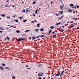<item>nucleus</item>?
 I'll list each match as a JSON object with an SVG mask.
<instances>
[{
    "label": "nucleus",
    "mask_w": 79,
    "mask_h": 79,
    "mask_svg": "<svg viewBox=\"0 0 79 79\" xmlns=\"http://www.w3.org/2000/svg\"><path fill=\"white\" fill-rule=\"evenodd\" d=\"M22 40H23V38H20L17 40V41H18V42H21Z\"/></svg>",
    "instance_id": "f257e3e1"
},
{
    "label": "nucleus",
    "mask_w": 79,
    "mask_h": 79,
    "mask_svg": "<svg viewBox=\"0 0 79 79\" xmlns=\"http://www.w3.org/2000/svg\"><path fill=\"white\" fill-rule=\"evenodd\" d=\"M44 75V73H39L38 74V76H42Z\"/></svg>",
    "instance_id": "f03ea898"
},
{
    "label": "nucleus",
    "mask_w": 79,
    "mask_h": 79,
    "mask_svg": "<svg viewBox=\"0 0 79 79\" xmlns=\"http://www.w3.org/2000/svg\"><path fill=\"white\" fill-rule=\"evenodd\" d=\"M5 68L6 69H8V70H10L11 69V68H10V67H5Z\"/></svg>",
    "instance_id": "7ed1b4c3"
},
{
    "label": "nucleus",
    "mask_w": 79,
    "mask_h": 79,
    "mask_svg": "<svg viewBox=\"0 0 79 79\" xmlns=\"http://www.w3.org/2000/svg\"><path fill=\"white\" fill-rule=\"evenodd\" d=\"M64 6V4L63 5L61 6L60 7V8L61 9V10H63V8Z\"/></svg>",
    "instance_id": "20e7f679"
},
{
    "label": "nucleus",
    "mask_w": 79,
    "mask_h": 79,
    "mask_svg": "<svg viewBox=\"0 0 79 79\" xmlns=\"http://www.w3.org/2000/svg\"><path fill=\"white\" fill-rule=\"evenodd\" d=\"M29 10V8H27V9H26V12H29V11H30L31 10Z\"/></svg>",
    "instance_id": "39448f33"
},
{
    "label": "nucleus",
    "mask_w": 79,
    "mask_h": 79,
    "mask_svg": "<svg viewBox=\"0 0 79 79\" xmlns=\"http://www.w3.org/2000/svg\"><path fill=\"white\" fill-rule=\"evenodd\" d=\"M0 69L1 70H4V68H3V67L0 66Z\"/></svg>",
    "instance_id": "423d86ee"
},
{
    "label": "nucleus",
    "mask_w": 79,
    "mask_h": 79,
    "mask_svg": "<svg viewBox=\"0 0 79 79\" xmlns=\"http://www.w3.org/2000/svg\"><path fill=\"white\" fill-rule=\"evenodd\" d=\"M63 73H64V70H63L62 72H61V74L60 75V76H61L63 74Z\"/></svg>",
    "instance_id": "0eeeda50"
},
{
    "label": "nucleus",
    "mask_w": 79,
    "mask_h": 79,
    "mask_svg": "<svg viewBox=\"0 0 79 79\" xmlns=\"http://www.w3.org/2000/svg\"><path fill=\"white\" fill-rule=\"evenodd\" d=\"M2 66H6V64H5L2 63Z\"/></svg>",
    "instance_id": "6e6552de"
},
{
    "label": "nucleus",
    "mask_w": 79,
    "mask_h": 79,
    "mask_svg": "<svg viewBox=\"0 0 79 79\" xmlns=\"http://www.w3.org/2000/svg\"><path fill=\"white\" fill-rule=\"evenodd\" d=\"M61 22H59V23H56L55 24L56 25H60V24H61Z\"/></svg>",
    "instance_id": "1a4fd4ad"
},
{
    "label": "nucleus",
    "mask_w": 79,
    "mask_h": 79,
    "mask_svg": "<svg viewBox=\"0 0 79 79\" xmlns=\"http://www.w3.org/2000/svg\"><path fill=\"white\" fill-rule=\"evenodd\" d=\"M60 32H64V29H61L60 30Z\"/></svg>",
    "instance_id": "9d476101"
},
{
    "label": "nucleus",
    "mask_w": 79,
    "mask_h": 79,
    "mask_svg": "<svg viewBox=\"0 0 79 79\" xmlns=\"http://www.w3.org/2000/svg\"><path fill=\"white\" fill-rule=\"evenodd\" d=\"M38 31H39V29H36L35 30V32H38Z\"/></svg>",
    "instance_id": "9b49d317"
},
{
    "label": "nucleus",
    "mask_w": 79,
    "mask_h": 79,
    "mask_svg": "<svg viewBox=\"0 0 79 79\" xmlns=\"http://www.w3.org/2000/svg\"><path fill=\"white\" fill-rule=\"evenodd\" d=\"M36 39V38H35V36H33V37H32V40H35Z\"/></svg>",
    "instance_id": "f8f14e48"
},
{
    "label": "nucleus",
    "mask_w": 79,
    "mask_h": 79,
    "mask_svg": "<svg viewBox=\"0 0 79 79\" xmlns=\"http://www.w3.org/2000/svg\"><path fill=\"white\" fill-rule=\"evenodd\" d=\"M63 15L61 17H60L58 19V20H60V19H62V18H63Z\"/></svg>",
    "instance_id": "ddd939ff"
},
{
    "label": "nucleus",
    "mask_w": 79,
    "mask_h": 79,
    "mask_svg": "<svg viewBox=\"0 0 79 79\" xmlns=\"http://www.w3.org/2000/svg\"><path fill=\"white\" fill-rule=\"evenodd\" d=\"M59 13H60V15H63V11H59Z\"/></svg>",
    "instance_id": "4468645a"
},
{
    "label": "nucleus",
    "mask_w": 79,
    "mask_h": 79,
    "mask_svg": "<svg viewBox=\"0 0 79 79\" xmlns=\"http://www.w3.org/2000/svg\"><path fill=\"white\" fill-rule=\"evenodd\" d=\"M2 27H0V30H4V28L2 29Z\"/></svg>",
    "instance_id": "2eb2a0df"
},
{
    "label": "nucleus",
    "mask_w": 79,
    "mask_h": 79,
    "mask_svg": "<svg viewBox=\"0 0 79 79\" xmlns=\"http://www.w3.org/2000/svg\"><path fill=\"white\" fill-rule=\"evenodd\" d=\"M54 26H52L50 27V28L51 29H53V28H54Z\"/></svg>",
    "instance_id": "dca6fc26"
},
{
    "label": "nucleus",
    "mask_w": 79,
    "mask_h": 79,
    "mask_svg": "<svg viewBox=\"0 0 79 79\" xmlns=\"http://www.w3.org/2000/svg\"><path fill=\"white\" fill-rule=\"evenodd\" d=\"M72 10L70 9H69L68 12H72Z\"/></svg>",
    "instance_id": "f3484780"
},
{
    "label": "nucleus",
    "mask_w": 79,
    "mask_h": 79,
    "mask_svg": "<svg viewBox=\"0 0 79 79\" xmlns=\"http://www.w3.org/2000/svg\"><path fill=\"white\" fill-rule=\"evenodd\" d=\"M5 16H6V15L5 14H2L1 15V16H2V17H5Z\"/></svg>",
    "instance_id": "a211bd4d"
},
{
    "label": "nucleus",
    "mask_w": 79,
    "mask_h": 79,
    "mask_svg": "<svg viewBox=\"0 0 79 79\" xmlns=\"http://www.w3.org/2000/svg\"><path fill=\"white\" fill-rule=\"evenodd\" d=\"M60 73H58L56 75V76H60Z\"/></svg>",
    "instance_id": "6ab92c4d"
},
{
    "label": "nucleus",
    "mask_w": 79,
    "mask_h": 79,
    "mask_svg": "<svg viewBox=\"0 0 79 79\" xmlns=\"http://www.w3.org/2000/svg\"><path fill=\"white\" fill-rule=\"evenodd\" d=\"M74 23H73V24H71V27H74Z\"/></svg>",
    "instance_id": "aec40b11"
},
{
    "label": "nucleus",
    "mask_w": 79,
    "mask_h": 79,
    "mask_svg": "<svg viewBox=\"0 0 79 79\" xmlns=\"http://www.w3.org/2000/svg\"><path fill=\"white\" fill-rule=\"evenodd\" d=\"M41 37H46V36H44V35H40Z\"/></svg>",
    "instance_id": "412c9836"
},
{
    "label": "nucleus",
    "mask_w": 79,
    "mask_h": 79,
    "mask_svg": "<svg viewBox=\"0 0 79 79\" xmlns=\"http://www.w3.org/2000/svg\"><path fill=\"white\" fill-rule=\"evenodd\" d=\"M25 9H23V10H22V13H25Z\"/></svg>",
    "instance_id": "4be33fe9"
},
{
    "label": "nucleus",
    "mask_w": 79,
    "mask_h": 79,
    "mask_svg": "<svg viewBox=\"0 0 79 79\" xmlns=\"http://www.w3.org/2000/svg\"><path fill=\"white\" fill-rule=\"evenodd\" d=\"M27 21V20H24L23 21V23H26Z\"/></svg>",
    "instance_id": "5701e85b"
},
{
    "label": "nucleus",
    "mask_w": 79,
    "mask_h": 79,
    "mask_svg": "<svg viewBox=\"0 0 79 79\" xmlns=\"http://www.w3.org/2000/svg\"><path fill=\"white\" fill-rule=\"evenodd\" d=\"M73 5H74V4H70V6H73Z\"/></svg>",
    "instance_id": "b1692460"
},
{
    "label": "nucleus",
    "mask_w": 79,
    "mask_h": 79,
    "mask_svg": "<svg viewBox=\"0 0 79 79\" xmlns=\"http://www.w3.org/2000/svg\"><path fill=\"white\" fill-rule=\"evenodd\" d=\"M29 31H30V30H27L25 31V32H29Z\"/></svg>",
    "instance_id": "393cba45"
},
{
    "label": "nucleus",
    "mask_w": 79,
    "mask_h": 79,
    "mask_svg": "<svg viewBox=\"0 0 79 79\" xmlns=\"http://www.w3.org/2000/svg\"><path fill=\"white\" fill-rule=\"evenodd\" d=\"M6 39H7L8 40H10V38L8 36H7Z\"/></svg>",
    "instance_id": "a878e982"
},
{
    "label": "nucleus",
    "mask_w": 79,
    "mask_h": 79,
    "mask_svg": "<svg viewBox=\"0 0 79 79\" xmlns=\"http://www.w3.org/2000/svg\"><path fill=\"white\" fill-rule=\"evenodd\" d=\"M39 37H40V35H39V36H36V38H39Z\"/></svg>",
    "instance_id": "bb28decb"
},
{
    "label": "nucleus",
    "mask_w": 79,
    "mask_h": 79,
    "mask_svg": "<svg viewBox=\"0 0 79 79\" xmlns=\"http://www.w3.org/2000/svg\"><path fill=\"white\" fill-rule=\"evenodd\" d=\"M33 4H35L36 3V2L35 1H34L32 2Z\"/></svg>",
    "instance_id": "cd10ccee"
},
{
    "label": "nucleus",
    "mask_w": 79,
    "mask_h": 79,
    "mask_svg": "<svg viewBox=\"0 0 79 79\" xmlns=\"http://www.w3.org/2000/svg\"><path fill=\"white\" fill-rule=\"evenodd\" d=\"M44 29L43 28H41L40 29V31H44Z\"/></svg>",
    "instance_id": "c85d7f7f"
},
{
    "label": "nucleus",
    "mask_w": 79,
    "mask_h": 79,
    "mask_svg": "<svg viewBox=\"0 0 79 79\" xmlns=\"http://www.w3.org/2000/svg\"><path fill=\"white\" fill-rule=\"evenodd\" d=\"M16 78L15 77V76H13V77H12V79H15Z\"/></svg>",
    "instance_id": "c756f323"
},
{
    "label": "nucleus",
    "mask_w": 79,
    "mask_h": 79,
    "mask_svg": "<svg viewBox=\"0 0 79 79\" xmlns=\"http://www.w3.org/2000/svg\"><path fill=\"white\" fill-rule=\"evenodd\" d=\"M59 14H56V15H55L56 16H58V15H59Z\"/></svg>",
    "instance_id": "7c9ffc66"
},
{
    "label": "nucleus",
    "mask_w": 79,
    "mask_h": 79,
    "mask_svg": "<svg viewBox=\"0 0 79 79\" xmlns=\"http://www.w3.org/2000/svg\"><path fill=\"white\" fill-rule=\"evenodd\" d=\"M12 6V7H13V8H14V7H15V5H13V6Z\"/></svg>",
    "instance_id": "2f4dec72"
},
{
    "label": "nucleus",
    "mask_w": 79,
    "mask_h": 79,
    "mask_svg": "<svg viewBox=\"0 0 79 79\" xmlns=\"http://www.w3.org/2000/svg\"><path fill=\"white\" fill-rule=\"evenodd\" d=\"M16 32H17V33H19V30H17L16 31Z\"/></svg>",
    "instance_id": "473e14b6"
},
{
    "label": "nucleus",
    "mask_w": 79,
    "mask_h": 79,
    "mask_svg": "<svg viewBox=\"0 0 79 79\" xmlns=\"http://www.w3.org/2000/svg\"><path fill=\"white\" fill-rule=\"evenodd\" d=\"M15 21H16V22H18V20H14Z\"/></svg>",
    "instance_id": "72a5a7b5"
},
{
    "label": "nucleus",
    "mask_w": 79,
    "mask_h": 79,
    "mask_svg": "<svg viewBox=\"0 0 79 79\" xmlns=\"http://www.w3.org/2000/svg\"><path fill=\"white\" fill-rule=\"evenodd\" d=\"M19 18H20V19H23V18H22L21 17H19Z\"/></svg>",
    "instance_id": "f704fd0d"
},
{
    "label": "nucleus",
    "mask_w": 79,
    "mask_h": 79,
    "mask_svg": "<svg viewBox=\"0 0 79 79\" xmlns=\"http://www.w3.org/2000/svg\"><path fill=\"white\" fill-rule=\"evenodd\" d=\"M52 36H53L52 37H55V36H56V35H53Z\"/></svg>",
    "instance_id": "c9c22d12"
},
{
    "label": "nucleus",
    "mask_w": 79,
    "mask_h": 79,
    "mask_svg": "<svg viewBox=\"0 0 79 79\" xmlns=\"http://www.w3.org/2000/svg\"><path fill=\"white\" fill-rule=\"evenodd\" d=\"M33 15L34 16H35V14H34V13L33 14Z\"/></svg>",
    "instance_id": "e433bc0d"
},
{
    "label": "nucleus",
    "mask_w": 79,
    "mask_h": 79,
    "mask_svg": "<svg viewBox=\"0 0 79 79\" xmlns=\"http://www.w3.org/2000/svg\"><path fill=\"white\" fill-rule=\"evenodd\" d=\"M35 12L36 13V14H37L38 13H37V10H35Z\"/></svg>",
    "instance_id": "4c0bfd02"
},
{
    "label": "nucleus",
    "mask_w": 79,
    "mask_h": 79,
    "mask_svg": "<svg viewBox=\"0 0 79 79\" xmlns=\"http://www.w3.org/2000/svg\"><path fill=\"white\" fill-rule=\"evenodd\" d=\"M37 27H39V24H37Z\"/></svg>",
    "instance_id": "58836bf2"
},
{
    "label": "nucleus",
    "mask_w": 79,
    "mask_h": 79,
    "mask_svg": "<svg viewBox=\"0 0 79 79\" xmlns=\"http://www.w3.org/2000/svg\"><path fill=\"white\" fill-rule=\"evenodd\" d=\"M34 21H35V23H37V20H34Z\"/></svg>",
    "instance_id": "ea45409f"
},
{
    "label": "nucleus",
    "mask_w": 79,
    "mask_h": 79,
    "mask_svg": "<svg viewBox=\"0 0 79 79\" xmlns=\"http://www.w3.org/2000/svg\"><path fill=\"white\" fill-rule=\"evenodd\" d=\"M31 23H34V21H31Z\"/></svg>",
    "instance_id": "a19ab883"
},
{
    "label": "nucleus",
    "mask_w": 79,
    "mask_h": 79,
    "mask_svg": "<svg viewBox=\"0 0 79 79\" xmlns=\"http://www.w3.org/2000/svg\"><path fill=\"white\" fill-rule=\"evenodd\" d=\"M38 79H41V77H39V78H38Z\"/></svg>",
    "instance_id": "79ce46f5"
},
{
    "label": "nucleus",
    "mask_w": 79,
    "mask_h": 79,
    "mask_svg": "<svg viewBox=\"0 0 79 79\" xmlns=\"http://www.w3.org/2000/svg\"><path fill=\"white\" fill-rule=\"evenodd\" d=\"M77 6V8H79V6Z\"/></svg>",
    "instance_id": "37998d69"
},
{
    "label": "nucleus",
    "mask_w": 79,
    "mask_h": 79,
    "mask_svg": "<svg viewBox=\"0 0 79 79\" xmlns=\"http://www.w3.org/2000/svg\"><path fill=\"white\" fill-rule=\"evenodd\" d=\"M67 21L68 22H67V24H68V23H69V22L68 21Z\"/></svg>",
    "instance_id": "c03bdc74"
},
{
    "label": "nucleus",
    "mask_w": 79,
    "mask_h": 79,
    "mask_svg": "<svg viewBox=\"0 0 79 79\" xmlns=\"http://www.w3.org/2000/svg\"><path fill=\"white\" fill-rule=\"evenodd\" d=\"M26 67L27 68H28V67H29V66H28V65H26Z\"/></svg>",
    "instance_id": "a18cd8bd"
},
{
    "label": "nucleus",
    "mask_w": 79,
    "mask_h": 79,
    "mask_svg": "<svg viewBox=\"0 0 79 79\" xmlns=\"http://www.w3.org/2000/svg\"><path fill=\"white\" fill-rule=\"evenodd\" d=\"M0 32L1 33H2V32H3V31H0Z\"/></svg>",
    "instance_id": "49530a36"
},
{
    "label": "nucleus",
    "mask_w": 79,
    "mask_h": 79,
    "mask_svg": "<svg viewBox=\"0 0 79 79\" xmlns=\"http://www.w3.org/2000/svg\"><path fill=\"white\" fill-rule=\"evenodd\" d=\"M76 8V6H74V8Z\"/></svg>",
    "instance_id": "de8ad7c7"
},
{
    "label": "nucleus",
    "mask_w": 79,
    "mask_h": 79,
    "mask_svg": "<svg viewBox=\"0 0 79 79\" xmlns=\"http://www.w3.org/2000/svg\"><path fill=\"white\" fill-rule=\"evenodd\" d=\"M6 18H9V16H6Z\"/></svg>",
    "instance_id": "09e8293b"
},
{
    "label": "nucleus",
    "mask_w": 79,
    "mask_h": 79,
    "mask_svg": "<svg viewBox=\"0 0 79 79\" xmlns=\"http://www.w3.org/2000/svg\"><path fill=\"white\" fill-rule=\"evenodd\" d=\"M52 3H53V2L52 1L51 2V5H52Z\"/></svg>",
    "instance_id": "8fccbe9b"
},
{
    "label": "nucleus",
    "mask_w": 79,
    "mask_h": 79,
    "mask_svg": "<svg viewBox=\"0 0 79 79\" xmlns=\"http://www.w3.org/2000/svg\"><path fill=\"white\" fill-rule=\"evenodd\" d=\"M52 30H50L49 31H50L51 32H52Z\"/></svg>",
    "instance_id": "3c124183"
},
{
    "label": "nucleus",
    "mask_w": 79,
    "mask_h": 79,
    "mask_svg": "<svg viewBox=\"0 0 79 79\" xmlns=\"http://www.w3.org/2000/svg\"><path fill=\"white\" fill-rule=\"evenodd\" d=\"M54 33H55V31L52 32V34H54Z\"/></svg>",
    "instance_id": "603ef678"
},
{
    "label": "nucleus",
    "mask_w": 79,
    "mask_h": 79,
    "mask_svg": "<svg viewBox=\"0 0 79 79\" xmlns=\"http://www.w3.org/2000/svg\"><path fill=\"white\" fill-rule=\"evenodd\" d=\"M75 19L74 18H72V19H73V20H74V19Z\"/></svg>",
    "instance_id": "864d4df0"
},
{
    "label": "nucleus",
    "mask_w": 79,
    "mask_h": 79,
    "mask_svg": "<svg viewBox=\"0 0 79 79\" xmlns=\"http://www.w3.org/2000/svg\"><path fill=\"white\" fill-rule=\"evenodd\" d=\"M13 27V26H10V27Z\"/></svg>",
    "instance_id": "5fc2aeb1"
},
{
    "label": "nucleus",
    "mask_w": 79,
    "mask_h": 79,
    "mask_svg": "<svg viewBox=\"0 0 79 79\" xmlns=\"http://www.w3.org/2000/svg\"><path fill=\"white\" fill-rule=\"evenodd\" d=\"M72 8H74V6H72Z\"/></svg>",
    "instance_id": "6e6d98bb"
},
{
    "label": "nucleus",
    "mask_w": 79,
    "mask_h": 79,
    "mask_svg": "<svg viewBox=\"0 0 79 79\" xmlns=\"http://www.w3.org/2000/svg\"><path fill=\"white\" fill-rule=\"evenodd\" d=\"M27 69H30V68H27Z\"/></svg>",
    "instance_id": "4d7b16f0"
},
{
    "label": "nucleus",
    "mask_w": 79,
    "mask_h": 79,
    "mask_svg": "<svg viewBox=\"0 0 79 79\" xmlns=\"http://www.w3.org/2000/svg\"><path fill=\"white\" fill-rule=\"evenodd\" d=\"M37 66L38 67H39V66H40V65H38Z\"/></svg>",
    "instance_id": "13d9d810"
},
{
    "label": "nucleus",
    "mask_w": 79,
    "mask_h": 79,
    "mask_svg": "<svg viewBox=\"0 0 79 79\" xmlns=\"http://www.w3.org/2000/svg\"><path fill=\"white\" fill-rule=\"evenodd\" d=\"M7 6H7V4H6V7H7Z\"/></svg>",
    "instance_id": "bf43d9fd"
},
{
    "label": "nucleus",
    "mask_w": 79,
    "mask_h": 79,
    "mask_svg": "<svg viewBox=\"0 0 79 79\" xmlns=\"http://www.w3.org/2000/svg\"><path fill=\"white\" fill-rule=\"evenodd\" d=\"M45 79V77L44 78H43V79Z\"/></svg>",
    "instance_id": "052dcab7"
},
{
    "label": "nucleus",
    "mask_w": 79,
    "mask_h": 79,
    "mask_svg": "<svg viewBox=\"0 0 79 79\" xmlns=\"http://www.w3.org/2000/svg\"><path fill=\"white\" fill-rule=\"evenodd\" d=\"M60 2H62V0H59Z\"/></svg>",
    "instance_id": "680f3d73"
},
{
    "label": "nucleus",
    "mask_w": 79,
    "mask_h": 79,
    "mask_svg": "<svg viewBox=\"0 0 79 79\" xmlns=\"http://www.w3.org/2000/svg\"><path fill=\"white\" fill-rule=\"evenodd\" d=\"M76 13H77V10H76Z\"/></svg>",
    "instance_id": "e2e57ef3"
},
{
    "label": "nucleus",
    "mask_w": 79,
    "mask_h": 79,
    "mask_svg": "<svg viewBox=\"0 0 79 79\" xmlns=\"http://www.w3.org/2000/svg\"><path fill=\"white\" fill-rule=\"evenodd\" d=\"M36 11H38V9H37V10H36Z\"/></svg>",
    "instance_id": "0e129e2a"
},
{
    "label": "nucleus",
    "mask_w": 79,
    "mask_h": 79,
    "mask_svg": "<svg viewBox=\"0 0 79 79\" xmlns=\"http://www.w3.org/2000/svg\"><path fill=\"white\" fill-rule=\"evenodd\" d=\"M72 27H72V26H71V27H70V28H72Z\"/></svg>",
    "instance_id": "69168bd1"
},
{
    "label": "nucleus",
    "mask_w": 79,
    "mask_h": 79,
    "mask_svg": "<svg viewBox=\"0 0 79 79\" xmlns=\"http://www.w3.org/2000/svg\"><path fill=\"white\" fill-rule=\"evenodd\" d=\"M64 27V26H62V27Z\"/></svg>",
    "instance_id": "338daca9"
},
{
    "label": "nucleus",
    "mask_w": 79,
    "mask_h": 79,
    "mask_svg": "<svg viewBox=\"0 0 79 79\" xmlns=\"http://www.w3.org/2000/svg\"><path fill=\"white\" fill-rule=\"evenodd\" d=\"M77 29H79V27H77Z\"/></svg>",
    "instance_id": "774afa93"
}]
</instances>
